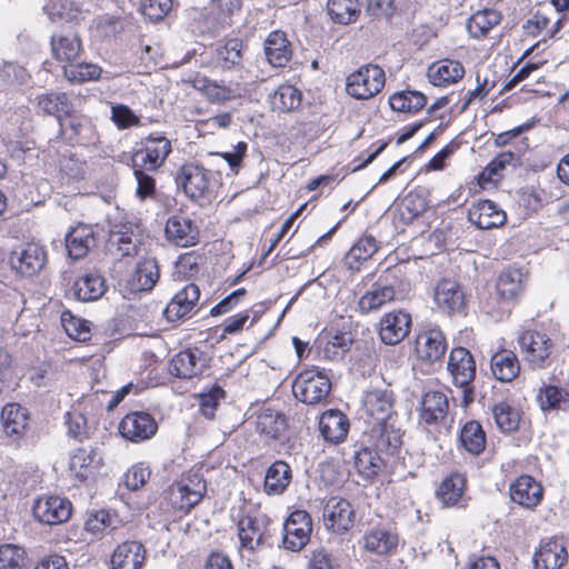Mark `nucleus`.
<instances>
[{"label": "nucleus", "mask_w": 569, "mask_h": 569, "mask_svg": "<svg viewBox=\"0 0 569 569\" xmlns=\"http://www.w3.org/2000/svg\"><path fill=\"white\" fill-rule=\"evenodd\" d=\"M142 148L133 156V167L156 171L162 167L171 152V142L161 133H150L142 140Z\"/></svg>", "instance_id": "nucleus-4"}, {"label": "nucleus", "mask_w": 569, "mask_h": 569, "mask_svg": "<svg viewBox=\"0 0 569 569\" xmlns=\"http://www.w3.org/2000/svg\"><path fill=\"white\" fill-rule=\"evenodd\" d=\"M268 62L276 68L286 67L292 58L291 43L287 34L281 30H274L268 34L263 43Z\"/></svg>", "instance_id": "nucleus-21"}, {"label": "nucleus", "mask_w": 569, "mask_h": 569, "mask_svg": "<svg viewBox=\"0 0 569 569\" xmlns=\"http://www.w3.org/2000/svg\"><path fill=\"white\" fill-rule=\"evenodd\" d=\"M204 353L199 349H187L177 353L170 361L169 371L181 379L199 377L207 369Z\"/></svg>", "instance_id": "nucleus-13"}, {"label": "nucleus", "mask_w": 569, "mask_h": 569, "mask_svg": "<svg viewBox=\"0 0 569 569\" xmlns=\"http://www.w3.org/2000/svg\"><path fill=\"white\" fill-rule=\"evenodd\" d=\"M243 43L240 39H228L217 48V62L222 69L238 66L242 59Z\"/></svg>", "instance_id": "nucleus-52"}, {"label": "nucleus", "mask_w": 569, "mask_h": 569, "mask_svg": "<svg viewBox=\"0 0 569 569\" xmlns=\"http://www.w3.org/2000/svg\"><path fill=\"white\" fill-rule=\"evenodd\" d=\"M71 502L60 496H41L32 505L33 517L49 526L66 522L71 516Z\"/></svg>", "instance_id": "nucleus-6"}, {"label": "nucleus", "mask_w": 569, "mask_h": 569, "mask_svg": "<svg viewBox=\"0 0 569 569\" xmlns=\"http://www.w3.org/2000/svg\"><path fill=\"white\" fill-rule=\"evenodd\" d=\"M196 88L213 103H221L236 97L234 90L231 88L207 78L197 80Z\"/></svg>", "instance_id": "nucleus-54"}, {"label": "nucleus", "mask_w": 569, "mask_h": 569, "mask_svg": "<svg viewBox=\"0 0 569 569\" xmlns=\"http://www.w3.org/2000/svg\"><path fill=\"white\" fill-rule=\"evenodd\" d=\"M66 423L68 426L69 436L74 439L82 441L89 437L90 427L86 416L81 411L77 409L69 411L67 413Z\"/></svg>", "instance_id": "nucleus-59"}, {"label": "nucleus", "mask_w": 569, "mask_h": 569, "mask_svg": "<svg viewBox=\"0 0 569 569\" xmlns=\"http://www.w3.org/2000/svg\"><path fill=\"white\" fill-rule=\"evenodd\" d=\"M437 307L448 315L460 312L465 307V293L459 283L451 279L440 280L433 293Z\"/></svg>", "instance_id": "nucleus-19"}, {"label": "nucleus", "mask_w": 569, "mask_h": 569, "mask_svg": "<svg viewBox=\"0 0 569 569\" xmlns=\"http://www.w3.org/2000/svg\"><path fill=\"white\" fill-rule=\"evenodd\" d=\"M411 317L403 311L386 313L379 322V336L383 343L396 346L410 332Z\"/></svg>", "instance_id": "nucleus-15"}, {"label": "nucleus", "mask_w": 569, "mask_h": 569, "mask_svg": "<svg viewBox=\"0 0 569 569\" xmlns=\"http://www.w3.org/2000/svg\"><path fill=\"white\" fill-rule=\"evenodd\" d=\"M101 69L97 64L88 62H70L63 66V74L71 83H83L97 80L100 77Z\"/></svg>", "instance_id": "nucleus-51"}, {"label": "nucleus", "mask_w": 569, "mask_h": 569, "mask_svg": "<svg viewBox=\"0 0 569 569\" xmlns=\"http://www.w3.org/2000/svg\"><path fill=\"white\" fill-rule=\"evenodd\" d=\"M271 519L264 513H249L238 521L239 552L250 559L270 545Z\"/></svg>", "instance_id": "nucleus-1"}, {"label": "nucleus", "mask_w": 569, "mask_h": 569, "mask_svg": "<svg viewBox=\"0 0 569 569\" xmlns=\"http://www.w3.org/2000/svg\"><path fill=\"white\" fill-rule=\"evenodd\" d=\"M469 220L479 229L488 230L502 226L507 216L493 201L482 200L470 209Z\"/></svg>", "instance_id": "nucleus-25"}, {"label": "nucleus", "mask_w": 569, "mask_h": 569, "mask_svg": "<svg viewBox=\"0 0 569 569\" xmlns=\"http://www.w3.org/2000/svg\"><path fill=\"white\" fill-rule=\"evenodd\" d=\"M37 108L44 114L54 116L60 121L62 116L73 112V103L64 92H49L37 97Z\"/></svg>", "instance_id": "nucleus-36"}, {"label": "nucleus", "mask_w": 569, "mask_h": 569, "mask_svg": "<svg viewBox=\"0 0 569 569\" xmlns=\"http://www.w3.org/2000/svg\"><path fill=\"white\" fill-rule=\"evenodd\" d=\"M103 463L102 456L96 448H78L69 459V471L72 477L84 481L93 477Z\"/></svg>", "instance_id": "nucleus-16"}, {"label": "nucleus", "mask_w": 569, "mask_h": 569, "mask_svg": "<svg viewBox=\"0 0 569 569\" xmlns=\"http://www.w3.org/2000/svg\"><path fill=\"white\" fill-rule=\"evenodd\" d=\"M146 559L147 550L140 541H124L111 555V569H142Z\"/></svg>", "instance_id": "nucleus-18"}, {"label": "nucleus", "mask_w": 569, "mask_h": 569, "mask_svg": "<svg viewBox=\"0 0 569 569\" xmlns=\"http://www.w3.org/2000/svg\"><path fill=\"white\" fill-rule=\"evenodd\" d=\"M397 535L383 528L372 529L365 536L366 549L378 555L389 553L397 547Z\"/></svg>", "instance_id": "nucleus-45"}, {"label": "nucleus", "mask_w": 569, "mask_h": 569, "mask_svg": "<svg viewBox=\"0 0 569 569\" xmlns=\"http://www.w3.org/2000/svg\"><path fill=\"white\" fill-rule=\"evenodd\" d=\"M378 250L377 240L372 236L361 237L348 251L346 260L350 268L371 258Z\"/></svg>", "instance_id": "nucleus-53"}, {"label": "nucleus", "mask_w": 569, "mask_h": 569, "mask_svg": "<svg viewBox=\"0 0 569 569\" xmlns=\"http://www.w3.org/2000/svg\"><path fill=\"white\" fill-rule=\"evenodd\" d=\"M61 323L67 335L78 341L90 339V325L88 320L74 317L70 311H63Z\"/></svg>", "instance_id": "nucleus-55"}, {"label": "nucleus", "mask_w": 569, "mask_h": 569, "mask_svg": "<svg viewBox=\"0 0 569 569\" xmlns=\"http://www.w3.org/2000/svg\"><path fill=\"white\" fill-rule=\"evenodd\" d=\"M542 493L541 485L527 475L520 476L510 487L511 500L528 509L539 505Z\"/></svg>", "instance_id": "nucleus-24"}, {"label": "nucleus", "mask_w": 569, "mask_h": 569, "mask_svg": "<svg viewBox=\"0 0 569 569\" xmlns=\"http://www.w3.org/2000/svg\"><path fill=\"white\" fill-rule=\"evenodd\" d=\"M151 471L143 463L132 466L124 476V483L130 490L143 487L150 478Z\"/></svg>", "instance_id": "nucleus-64"}, {"label": "nucleus", "mask_w": 569, "mask_h": 569, "mask_svg": "<svg viewBox=\"0 0 569 569\" xmlns=\"http://www.w3.org/2000/svg\"><path fill=\"white\" fill-rule=\"evenodd\" d=\"M427 103V98L419 91H401L392 94L389 104L392 110L398 112L415 113L421 110Z\"/></svg>", "instance_id": "nucleus-49"}, {"label": "nucleus", "mask_w": 569, "mask_h": 569, "mask_svg": "<svg viewBox=\"0 0 569 569\" xmlns=\"http://www.w3.org/2000/svg\"><path fill=\"white\" fill-rule=\"evenodd\" d=\"M158 426L152 415L144 411H133L126 415L119 423L121 436L132 442L151 439Z\"/></svg>", "instance_id": "nucleus-9"}, {"label": "nucleus", "mask_w": 569, "mask_h": 569, "mask_svg": "<svg viewBox=\"0 0 569 569\" xmlns=\"http://www.w3.org/2000/svg\"><path fill=\"white\" fill-rule=\"evenodd\" d=\"M448 370L456 386L462 389L463 403L473 400L472 391L468 388L476 375V365L470 352L465 348H455L449 355Z\"/></svg>", "instance_id": "nucleus-5"}, {"label": "nucleus", "mask_w": 569, "mask_h": 569, "mask_svg": "<svg viewBox=\"0 0 569 569\" xmlns=\"http://www.w3.org/2000/svg\"><path fill=\"white\" fill-rule=\"evenodd\" d=\"M461 446L471 455L478 456L486 447V435L477 421L467 422L460 432Z\"/></svg>", "instance_id": "nucleus-50"}, {"label": "nucleus", "mask_w": 569, "mask_h": 569, "mask_svg": "<svg viewBox=\"0 0 569 569\" xmlns=\"http://www.w3.org/2000/svg\"><path fill=\"white\" fill-rule=\"evenodd\" d=\"M567 550L556 539H548L540 545L533 556L535 569H560L567 561Z\"/></svg>", "instance_id": "nucleus-27"}, {"label": "nucleus", "mask_w": 569, "mask_h": 569, "mask_svg": "<svg viewBox=\"0 0 569 569\" xmlns=\"http://www.w3.org/2000/svg\"><path fill=\"white\" fill-rule=\"evenodd\" d=\"M526 273L520 268L503 270L496 283L497 293L505 301H512L523 291Z\"/></svg>", "instance_id": "nucleus-34"}, {"label": "nucleus", "mask_w": 569, "mask_h": 569, "mask_svg": "<svg viewBox=\"0 0 569 569\" xmlns=\"http://www.w3.org/2000/svg\"><path fill=\"white\" fill-rule=\"evenodd\" d=\"M537 401L543 411L560 410L569 411V393L555 386H547L540 389Z\"/></svg>", "instance_id": "nucleus-48"}, {"label": "nucleus", "mask_w": 569, "mask_h": 569, "mask_svg": "<svg viewBox=\"0 0 569 569\" xmlns=\"http://www.w3.org/2000/svg\"><path fill=\"white\" fill-rule=\"evenodd\" d=\"M72 289L78 300L94 301L104 295L107 284L100 273L88 271L74 281Z\"/></svg>", "instance_id": "nucleus-33"}, {"label": "nucleus", "mask_w": 569, "mask_h": 569, "mask_svg": "<svg viewBox=\"0 0 569 569\" xmlns=\"http://www.w3.org/2000/svg\"><path fill=\"white\" fill-rule=\"evenodd\" d=\"M206 490V481L194 476L174 483L171 487L170 500L176 509L188 512L202 500Z\"/></svg>", "instance_id": "nucleus-11"}, {"label": "nucleus", "mask_w": 569, "mask_h": 569, "mask_svg": "<svg viewBox=\"0 0 569 569\" xmlns=\"http://www.w3.org/2000/svg\"><path fill=\"white\" fill-rule=\"evenodd\" d=\"M328 14L333 22L349 24L355 22L360 13L359 0H329Z\"/></svg>", "instance_id": "nucleus-46"}, {"label": "nucleus", "mask_w": 569, "mask_h": 569, "mask_svg": "<svg viewBox=\"0 0 569 569\" xmlns=\"http://www.w3.org/2000/svg\"><path fill=\"white\" fill-rule=\"evenodd\" d=\"M200 296L199 288L193 284H187L183 289L176 293L171 301L167 305L163 313L169 321H176L187 316Z\"/></svg>", "instance_id": "nucleus-29"}, {"label": "nucleus", "mask_w": 569, "mask_h": 569, "mask_svg": "<svg viewBox=\"0 0 569 569\" xmlns=\"http://www.w3.org/2000/svg\"><path fill=\"white\" fill-rule=\"evenodd\" d=\"M111 120L119 130L140 126V118L121 103L111 106Z\"/></svg>", "instance_id": "nucleus-60"}, {"label": "nucleus", "mask_w": 569, "mask_h": 569, "mask_svg": "<svg viewBox=\"0 0 569 569\" xmlns=\"http://www.w3.org/2000/svg\"><path fill=\"white\" fill-rule=\"evenodd\" d=\"M319 430L326 441L339 443L348 435L349 421L341 411L331 409L321 415Z\"/></svg>", "instance_id": "nucleus-28"}, {"label": "nucleus", "mask_w": 569, "mask_h": 569, "mask_svg": "<svg viewBox=\"0 0 569 569\" xmlns=\"http://www.w3.org/2000/svg\"><path fill=\"white\" fill-rule=\"evenodd\" d=\"M3 431L9 437L19 438L28 421V411L18 403H8L1 412Z\"/></svg>", "instance_id": "nucleus-38"}, {"label": "nucleus", "mask_w": 569, "mask_h": 569, "mask_svg": "<svg viewBox=\"0 0 569 569\" xmlns=\"http://www.w3.org/2000/svg\"><path fill=\"white\" fill-rule=\"evenodd\" d=\"M415 350L421 362L428 366L442 365L447 351L445 335L439 329L422 331L416 338Z\"/></svg>", "instance_id": "nucleus-8"}, {"label": "nucleus", "mask_w": 569, "mask_h": 569, "mask_svg": "<svg viewBox=\"0 0 569 569\" xmlns=\"http://www.w3.org/2000/svg\"><path fill=\"white\" fill-rule=\"evenodd\" d=\"M312 522L305 510L291 512L283 525V547L291 551L301 550L310 540Z\"/></svg>", "instance_id": "nucleus-7"}, {"label": "nucleus", "mask_w": 569, "mask_h": 569, "mask_svg": "<svg viewBox=\"0 0 569 569\" xmlns=\"http://www.w3.org/2000/svg\"><path fill=\"white\" fill-rule=\"evenodd\" d=\"M160 277L159 266L154 258H143L140 260L127 280V287L130 292L150 291Z\"/></svg>", "instance_id": "nucleus-22"}, {"label": "nucleus", "mask_w": 569, "mask_h": 569, "mask_svg": "<svg viewBox=\"0 0 569 569\" xmlns=\"http://www.w3.org/2000/svg\"><path fill=\"white\" fill-rule=\"evenodd\" d=\"M141 167H134V178L137 180L136 194L140 200L153 198L156 196V180Z\"/></svg>", "instance_id": "nucleus-63"}, {"label": "nucleus", "mask_w": 569, "mask_h": 569, "mask_svg": "<svg viewBox=\"0 0 569 569\" xmlns=\"http://www.w3.org/2000/svg\"><path fill=\"white\" fill-rule=\"evenodd\" d=\"M24 550L16 545L0 546V569H21Z\"/></svg>", "instance_id": "nucleus-61"}, {"label": "nucleus", "mask_w": 569, "mask_h": 569, "mask_svg": "<svg viewBox=\"0 0 569 569\" xmlns=\"http://www.w3.org/2000/svg\"><path fill=\"white\" fill-rule=\"evenodd\" d=\"M330 390V379L318 368L300 372L292 385L295 397L306 405L320 403L327 399Z\"/></svg>", "instance_id": "nucleus-2"}, {"label": "nucleus", "mask_w": 569, "mask_h": 569, "mask_svg": "<svg viewBox=\"0 0 569 569\" xmlns=\"http://www.w3.org/2000/svg\"><path fill=\"white\" fill-rule=\"evenodd\" d=\"M0 79L6 84H23L29 79L27 69L13 61L0 60Z\"/></svg>", "instance_id": "nucleus-58"}, {"label": "nucleus", "mask_w": 569, "mask_h": 569, "mask_svg": "<svg viewBox=\"0 0 569 569\" xmlns=\"http://www.w3.org/2000/svg\"><path fill=\"white\" fill-rule=\"evenodd\" d=\"M291 481V468L284 461L273 462L264 477V489L268 493L280 495Z\"/></svg>", "instance_id": "nucleus-41"}, {"label": "nucleus", "mask_w": 569, "mask_h": 569, "mask_svg": "<svg viewBox=\"0 0 569 569\" xmlns=\"http://www.w3.org/2000/svg\"><path fill=\"white\" fill-rule=\"evenodd\" d=\"M396 299V292L391 284H376L359 300V308L363 313L377 310Z\"/></svg>", "instance_id": "nucleus-43"}, {"label": "nucleus", "mask_w": 569, "mask_h": 569, "mask_svg": "<svg viewBox=\"0 0 569 569\" xmlns=\"http://www.w3.org/2000/svg\"><path fill=\"white\" fill-rule=\"evenodd\" d=\"M449 409L447 396L441 391H428L421 400L420 417L426 423H436L446 418Z\"/></svg>", "instance_id": "nucleus-35"}, {"label": "nucleus", "mask_w": 569, "mask_h": 569, "mask_svg": "<svg viewBox=\"0 0 569 569\" xmlns=\"http://www.w3.org/2000/svg\"><path fill=\"white\" fill-rule=\"evenodd\" d=\"M119 520L116 515L107 510H100L87 519L84 527L87 531L99 535L107 529H116Z\"/></svg>", "instance_id": "nucleus-57"}, {"label": "nucleus", "mask_w": 569, "mask_h": 569, "mask_svg": "<svg viewBox=\"0 0 569 569\" xmlns=\"http://www.w3.org/2000/svg\"><path fill=\"white\" fill-rule=\"evenodd\" d=\"M323 522L326 528L333 532L348 531L355 522V510L351 503L340 497L329 498L323 508Z\"/></svg>", "instance_id": "nucleus-12"}, {"label": "nucleus", "mask_w": 569, "mask_h": 569, "mask_svg": "<svg viewBox=\"0 0 569 569\" xmlns=\"http://www.w3.org/2000/svg\"><path fill=\"white\" fill-rule=\"evenodd\" d=\"M491 371L496 379L502 382L512 381L520 371L517 356L510 350H502L491 357Z\"/></svg>", "instance_id": "nucleus-37"}, {"label": "nucleus", "mask_w": 569, "mask_h": 569, "mask_svg": "<svg viewBox=\"0 0 569 569\" xmlns=\"http://www.w3.org/2000/svg\"><path fill=\"white\" fill-rule=\"evenodd\" d=\"M47 252L38 243H26L12 251L10 264L18 273L31 277L38 273L46 264Z\"/></svg>", "instance_id": "nucleus-10"}, {"label": "nucleus", "mask_w": 569, "mask_h": 569, "mask_svg": "<svg viewBox=\"0 0 569 569\" xmlns=\"http://www.w3.org/2000/svg\"><path fill=\"white\" fill-rule=\"evenodd\" d=\"M64 119L59 121L63 131H71V137L79 142L89 143L94 140V130L91 120L84 116L64 114Z\"/></svg>", "instance_id": "nucleus-42"}, {"label": "nucleus", "mask_w": 569, "mask_h": 569, "mask_svg": "<svg viewBox=\"0 0 569 569\" xmlns=\"http://www.w3.org/2000/svg\"><path fill=\"white\" fill-rule=\"evenodd\" d=\"M257 430L269 439H278L286 430V418L280 412L264 408L260 411L256 421Z\"/></svg>", "instance_id": "nucleus-39"}, {"label": "nucleus", "mask_w": 569, "mask_h": 569, "mask_svg": "<svg viewBox=\"0 0 569 569\" xmlns=\"http://www.w3.org/2000/svg\"><path fill=\"white\" fill-rule=\"evenodd\" d=\"M94 244V236L91 226L79 223L71 228L66 236V247L69 257L78 260L87 256Z\"/></svg>", "instance_id": "nucleus-32"}, {"label": "nucleus", "mask_w": 569, "mask_h": 569, "mask_svg": "<svg viewBox=\"0 0 569 569\" xmlns=\"http://www.w3.org/2000/svg\"><path fill=\"white\" fill-rule=\"evenodd\" d=\"M370 437L375 449L388 456L395 455L402 443V435L399 429L395 428L391 420L373 425Z\"/></svg>", "instance_id": "nucleus-26"}, {"label": "nucleus", "mask_w": 569, "mask_h": 569, "mask_svg": "<svg viewBox=\"0 0 569 569\" xmlns=\"http://www.w3.org/2000/svg\"><path fill=\"white\" fill-rule=\"evenodd\" d=\"M519 343L528 362L538 368L546 366L552 348L546 333L527 330L520 335Z\"/></svg>", "instance_id": "nucleus-14"}, {"label": "nucleus", "mask_w": 569, "mask_h": 569, "mask_svg": "<svg viewBox=\"0 0 569 569\" xmlns=\"http://www.w3.org/2000/svg\"><path fill=\"white\" fill-rule=\"evenodd\" d=\"M381 458L368 448L356 453L355 463L361 473L367 476L376 475L381 468Z\"/></svg>", "instance_id": "nucleus-62"}, {"label": "nucleus", "mask_w": 569, "mask_h": 569, "mask_svg": "<svg viewBox=\"0 0 569 569\" xmlns=\"http://www.w3.org/2000/svg\"><path fill=\"white\" fill-rule=\"evenodd\" d=\"M363 409L375 421L373 425L390 421L392 419V397L387 390H371L363 398Z\"/></svg>", "instance_id": "nucleus-23"}, {"label": "nucleus", "mask_w": 569, "mask_h": 569, "mask_svg": "<svg viewBox=\"0 0 569 569\" xmlns=\"http://www.w3.org/2000/svg\"><path fill=\"white\" fill-rule=\"evenodd\" d=\"M51 51L56 60L69 64L80 57L82 43L73 32L58 33L51 38Z\"/></svg>", "instance_id": "nucleus-31"}, {"label": "nucleus", "mask_w": 569, "mask_h": 569, "mask_svg": "<svg viewBox=\"0 0 569 569\" xmlns=\"http://www.w3.org/2000/svg\"><path fill=\"white\" fill-rule=\"evenodd\" d=\"M466 478L458 472L450 473L438 487L437 496L446 506L456 505L462 497Z\"/></svg>", "instance_id": "nucleus-47"}, {"label": "nucleus", "mask_w": 569, "mask_h": 569, "mask_svg": "<svg viewBox=\"0 0 569 569\" xmlns=\"http://www.w3.org/2000/svg\"><path fill=\"white\" fill-rule=\"evenodd\" d=\"M429 81L437 87L457 83L465 76V68L461 62L443 59L433 62L428 68Z\"/></svg>", "instance_id": "nucleus-30"}, {"label": "nucleus", "mask_w": 569, "mask_h": 569, "mask_svg": "<svg viewBox=\"0 0 569 569\" xmlns=\"http://www.w3.org/2000/svg\"><path fill=\"white\" fill-rule=\"evenodd\" d=\"M164 232L170 242L182 248L194 246L199 236L197 226L183 216L170 217L166 223Z\"/></svg>", "instance_id": "nucleus-20"}, {"label": "nucleus", "mask_w": 569, "mask_h": 569, "mask_svg": "<svg viewBox=\"0 0 569 569\" xmlns=\"http://www.w3.org/2000/svg\"><path fill=\"white\" fill-rule=\"evenodd\" d=\"M495 421L502 432H511L518 428L519 412L506 402L496 405L492 409Z\"/></svg>", "instance_id": "nucleus-56"}, {"label": "nucleus", "mask_w": 569, "mask_h": 569, "mask_svg": "<svg viewBox=\"0 0 569 569\" xmlns=\"http://www.w3.org/2000/svg\"><path fill=\"white\" fill-rule=\"evenodd\" d=\"M302 94L293 86L281 84L270 96V103L273 110L280 112H291L301 104Z\"/></svg>", "instance_id": "nucleus-44"}, {"label": "nucleus", "mask_w": 569, "mask_h": 569, "mask_svg": "<svg viewBox=\"0 0 569 569\" xmlns=\"http://www.w3.org/2000/svg\"><path fill=\"white\" fill-rule=\"evenodd\" d=\"M208 171L198 164H184L176 176V182L191 199L201 198L209 187Z\"/></svg>", "instance_id": "nucleus-17"}, {"label": "nucleus", "mask_w": 569, "mask_h": 569, "mask_svg": "<svg viewBox=\"0 0 569 569\" xmlns=\"http://www.w3.org/2000/svg\"><path fill=\"white\" fill-rule=\"evenodd\" d=\"M385 82L383 69L377 64L362 66L347 78V92L356 99H369L382 90Z\"/></svg>", "instance_id": "nucleus-3"}, {"label": "nucleus", "mask_w": 569, "mask_h": 569, "mask_svg": "<svg viewBox=\"0 0 569 569\" xmlns=\"http://www.w3.org/2000/svg\"><path fill=\"white\" fill-rule=\"evenodd\" d=\"M501 20L499 11L493 9H483L473 13L467 23V29L472 38L481 39Z\"/></svg>", "instance_id": "nucleus-40"}]
</instances>
